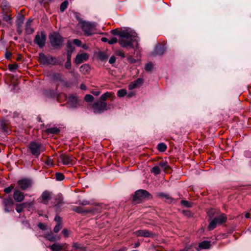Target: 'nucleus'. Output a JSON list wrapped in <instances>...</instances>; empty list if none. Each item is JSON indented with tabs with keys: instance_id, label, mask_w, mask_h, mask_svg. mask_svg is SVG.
Returning a JSON list of instances; mask_svg holds the SVG:
<instances>
[{
	"instance_id": "nucleus-1",
	"label": "nucleus",
	"mask_w": 251,
	"mask_h": 251,
	"mask_svg": "<svg viewBox=\"0 0 251 251\" xmlns=\"http://www.w3.org/2000/svg\"><path fill=\"white\" fill-rule=\"evenodd\" d=\"M136 40V36L127 32H123L119 40V43L123 48H133V43Z\"/></svg>"
},
{
	"instance_id": "nucleus-2",
	"label": "nucleus",
	"mask_w": 251,
	"mask_h": 251,
	"mask_svg": "<svg viewBox=\"0 0 251 251\" xmlns=\"http://www.w3.org/2000/svg\"><path fill=\"white\" fill-rule=\"evenodd\" d=\"M95 113L100 114L105 111L108 110L111 108H113V105L112 104H107L106 102L100 100H97L93 104L90 105Z\"/></svg>"
},
{
	"instance_id": "nucleus-3",
	"label": "nucleus",
	"mask_w": 251,
	"mask_h": 251,
	"mask_svg": "<svg viewBox=\"0 0 251 251\" xmlns=\"http://www.w3.org/2000/svg\"><path fill=\"white\" fill-rule=\"evenodd\" d=\"M28 148L31 153L36 157H38L46 150L43 144L36 141L30 142Z\"/></svg>"
},
{
	"instance_id": "nucleus-4",
	"label": "nucleus",
	"mask_w": 251,
	"mask_h": 251,
	"mask_svg": "<svg viewBox=\"0 0 251 251\" xmlns=\"http://www.w3.org/2000/svg\"><path fill=\"white\" fill-rule=\"evenodd\" d=\"M50 39L51 46L55 49L59 48L63 45V38L57 33L51 34L50 37Z\"/></svg>"
},
{
	"instance_id": "nucleus-5",
	"label": "nucleus",
	"mask_w": 251,
	"mask_h": 251,
	"mask_svg": "<svg viewBox=\"0 0 251 251\" xmlns=\"http://www.w3.org/2000/svg\"><path fill=\"white\" fill-rule=\"evenodd\" d=\"M151 197L150 193L145 190H139L135 192L133 201L137 203L140 202L145 199H149Z\"/></svg>"
},
{
	"instance_id": "nucleus-6",
	"label": "nucleus",
	"mask_w": 251,
	"mask_h": 251,
	"mask_svg": "<svg viewBox=\"0 0 251 251\" xmlns=\"http://www.w3.org/2000/svg\"><path fill=\"white\" fill-rule=\"evenodd\" d=\"M226 217L224 214H221L215 217L209 223L208 228L209 230L214 229L217 225H221L226 222Z\"/></svg>"
},
{
	"instance_id": "nucleus-7",
	"label": "nucleus",
	"mask_w": 251,
	"mask_h": 251,
	"mask_svg": "<svg viewBox=\"0 0 251 251\" xmlns=\"http://www.w3.org/2000/svg\"><path fill=\"white\" fill-rule=\"evenodd\" d=\"M46 40V34L43 32H41L40 33L38 32L35 36L34 42L40 48H43L45 45Z\"/></svg>"
},
{
	"instance_id": "nucleus-8",
	"label": "nucleus",
	"mask_w": 251,
	"mask_h": 251,
	"mask_svg": "<svg viewBox=\"0 0 251 251\" xmlns=\"http://www.w3.org/2000/svg\"><path fill=\"white\" fill-rule=\"evenodd\" d=\"M19 188L22 190H25L31 187L32 180L29 178H23L18 181Z\"/></svg>"
},
{
	"instance_id": "nucleus-9",
	"label": "nucleus",
	"mask_w": 251,
	"mask_h": 251,
	"mask_svg": "<svg viewBox=\"0 0 251 251\" xmlns=\"http://www.w3.org/2000/svg\"><path fill=\"white\" fill-rule=\"evenodd\" d=\"M14 201L11 197L8 196L3 198L2 205L5 212H9L11 210Z\"/></svg>"
},
{
	"instance_id": "nucleus-10",
	"label": "nucleus",
	"mask_w": 251,
	"mask_h": 251,
	"mask_svg": "<svg viewBox=\"0 0 251 251\" xmlns=\"http://www.w3.org/2000/svg\"><path fill=\"white\" fill-rule=\"evenodd\" d=\"M60 159L62 163L65 165H73L75 162V157L70 156L66 154L60 155Z\"/></svg>"
},
{
	"instance_id": "nucleus-11",
	"label": "nucleus",
	"mask_w": 251,
	"mask_h": 251,
	"mask_svg": "<svg viewBox=\"0 0 251 251\" xmlns=\"http://www.w3.org/2000/svg\"><path fill=\"white\" fill-rule=\"evenodd\" d=\"M73 210L78 213L81 214L92 213L94 214L97 211L96 208H90L88 209H84L81 206H75L73 208Z\"/></svg>"
},
{
	"instance_id": "nucleus-12",
	"label": "nucleus",
	"mask_w": 251,
	"mask_h": 251,
	"mask_svg": "<svg viewBox=\"0 0 251 251\" xmlns=\"http://www.w3.org/2000/svg\"><path fill=\"white\" fill-rule=\"evenodd\" d=\"M82 30L84 31L85 34L90 35L92 34L94 25L86 22H81Z\"/></svg>"
},
{
	"instance_id": "nucleus-13",
	"label": "nucleus",
	"mask_w": 251,
	"mask_h": 251,
	"mask_svg": "<svg viewBox=\"0 0 251 251\" xmlns=\"http://www.w3.org/2000/svg\"><path fill=\"white\" fill-rule=\"evenodd\" d=\"M137 236L144 237H154L155 235L148 230L143 229L139 230L134 232Z\"/></svg>"
},
{
	"instance_id": "nucleus-14",
	"label": "nucleus",
	"mask_w": 251,
	"mask_h": 251,
	"mask_svg": "<svg viewBox=\"0 0 251 251\" xmlns=\"http://www.w3.org/2000/svg\"><path fill=\"white\" fill-rule=\"evenodd\" d=\"M88 57V54L85 52L78 53L76 56L75 62L77 64H79L83 62L86 61Z\"/></svg>"
},
{
	"instance_id": "nucleus-15",
	"label": "nucleus",
	"mask_w": 251,
	"mask_h": 251,
	"mask_svg": "<svg viewBox=\"0 0 251 251\" xmlns=\"http://www.w3.org/2000/svg\"><path fill=\"white\" fill-rule=\"evenodd\" d=\"M13 198L16 201L21 202L24 201L25 195L24 193L20 190H16L13 193Z\"/></svg>"
},
{
	"instance_id": "nucleus-16",
	"label": "nucleus",
	"mask_w": 251,
	"mask_h": 251,
	"mask_svg": "<svg viewBox=\"0 0 251 251\" xmlns=\"http://www.w3.org/2000/svg\"><path fill=\"white\" fill-rule=\"evenodd\" d=\"M51 196L52 193L51 192L47 191H44L41 196V202L47 204L49 201L51 199Z\"/></svg>"
},
{
	"instance_id": "nucleus-17",
	"label": "nucleus",
	"mask_w": 251,
	"mask_h": 251,
	"mask_svg": "<svg viewBox=\"0 0 251 251\" xmlns=\"http://www.w3.org/2000/svg\"><path fill=\"white\" fill-rule=\"evenodd\" d=\"M49 248L52 251H65L66 249V245L65 244H53L49 246Z\"/></svg>"
},
{
	"instance_id": "nucleus-18",
	"label": "nucleus",
	"mask_w": 251,
	"mask_h": 251,
	"mask_svg": "<svg viewBox=\"0 0 251 251\" xmlns=\"http://www.w3.org/2000/svg\"><path fill=\"white\" fill-rule=\"evenodd\" d=\"M39 60L42 64H50L52 60V58L46 56L44 53H41L39 54Z\"/></svg>"
},
{
	"instance_id": "nucleus-19",
	"label": "nucleus",
	"mask_w": 251,
	"mask_h": 251,
	"mask_svg": "<svg viewBox=\"0 0 251 251\" xmlns=\"http://www.w3.org/2000/svg\"><path fill=\"white\" fill-rule=\"evenodd\" d=\"M115 98L114 93L111 92H107L100 96V100L105 102L107 99L113 100Z\"/></svg>"
},
{
	"instance_id": "nucleus-20",
	"label": "nucleus",
	"mask_w": 251,
	"mask_h": 251,
	"mask_svg": "<svg viewBox=\"0 0 251 251\" xmlns=\"http://www.w3.org/2000/svg\"><path fill=\"white\" fill-rule=\"evenodd\" d=\"M143 79L142 78H138L137 80L132 82L128 86L129 90H132L140 87L143 83Z\"/></svg>"
},
{
	"instance_id": "nucleus-21",
	"label": "nucleus",
	"mask_w": 251,
	"mask_h": 251,
	"mask_svg": "<svg viewBox=\"0 0 251 251\" xmlns=\"http://www.w3.org/2000/svg\"><path fill=\"white\" fill-rule=\"evenodd\" d=\"M165 51V47L161 45V44H158L156 46L155 49L153 52V54L154 55H162Z\"/></svg>"
},
{
	"instance_id": "nucleus-22",
	"label": "nucleus",
	"mask_w": 251,
	"mask_h": 251,
	"mask_svg": "<svg viewBox=\"0 0 251 251\" xmlns=\"http://www.w3.org/2000/svg\"><path fill=\"white\" fill-rule=\"evenodd\" d=\"M32 22V20L29 19L25 23V32L27 34H31L33 33L34 29L31 27V25Z\"/></svg>"
},
{
	"instance_id": "nucleus-23",
	"label": "nucleus",
	"mask_w": 251,
	"mask_h": 251,
	"mask_svg": "<svg viewBox=\"0 0 251 251\" xmlns=\"http://www.w3.org/2000/svg\"><path fill=\"white\" fill-rule=\"evenodd\" d=\"M159 167H161L163 169L164 171L168 172L171 169L170 166L168 165L167 161H161L158 163Z\"/></svg>"
},
{
	"instance_id": "nucleus-24",
	"label": "nucleus",
	"mask_w": 251,
	"mask_h": 251,
	"mask_svg": "<svg viewBox=\"0 0 251 251\" xmlns=\"http://www.w3.org/2000/svg\"><path fill=\"white\" fill-rule=\"evenodd\" d=\"M108 54L106 52L100 51L98 53V57L101 61H105L108 58Z\"/></svg>"
},
{
	"instance_id": "nucleus-25",
	"label": "nucleus",
	"mask_w": 251,
	"mask_h": 251,
	"mask_svg": "<svg viewBox=\"0 0 251 251\" xmlns=\"http://www.w3.org/2000/svg\"><path fill=\"white\" fill-rule=\"evenodd\" d=\"M60 130L57 127H51L45 130V132L48 134H58Z\"/></svg>"
},
{
	"instance_id": "nucleus-26",
	"label": "nucleus",
	"mask_w": 251,
	"mask_h": 251,
	"mask_svg": "<svg viewBox=\"0 0 251 251\" xmlns=\"http://www.w3.org/2000/svg\"><path fill=\"white\" fill-rule=\"evenodd\" d=\"M210 246V242L207 241H204L201 242L199 246V248L202 249H207L209 248Z\"/></svg>"
},
{
	"instance_id": "nucleus-27",
	"label": "nucleus",
	"mask_w": 251,
	"mask_h": 251,
	"mask_svg": "<svg viewBox=\"0 0 251 251\" xmlns=\"http://www.w3.org/2000/svg\"><path fill=\"white\" fill-rule=\"evenodd\" d=\"M89 66L87 64H83L80 67V71L83 74H86L89 70Z\"/></svg>"
},
{
	"instance_id": "nucleus-28",
	"label": "nucleus",
	"mask_w": 251,
	"mask_h": 251,
	"mask_svg": "<svg viewBox=\"0 0 251 251\" xmlns=\"http://www.w3.org/2000/svg\"><path fill=\"white\" fill-rule=\"evenodd\" d=\"M74 49L75 47L72 44V43L71 42L68 41L67 44V52H73Z\"/></svg>"
},
{
	"instance_id": "nucleus-29",
	"label": "nucleus",
	"mask_w": 251,
	"mask_h": 251,
	"mask_svg": "<svg viewBox=\"0 0 251 251\" xmlns=\"http://www.w3.org/2000/svg\"><path fill=\"white\" fill-rule=\"evenodd\" d=\"M167 149L166 145L164 143H160L157 146V149L161 152H164Z\"/></svg>"
},
{
	"instance_id": "nucleus-30",
	"label": "nucleus",
	"mask_w": 251,
	"mask_h": 251,
	"mask_svg": "<svg viewBox=\"0 0 251 251\" xmlns=\"http://www.w3.org/2000/svg\"><path fill=\"white\" fill-rule=\"evenodd\" d=\"M151 172L155 175H159L160 173V170L158 166H154L151 170Z\"/></svg>"
},
{
	"instance_id": "nucleus-31",
	"label": "nucleus",
	"mask_w": 251,
	"mask_h": 251,
	"mask_svg": "<svg viewBox=\"0 0 251 251\" xmlns=\"http://www.w3.org/2000/svg\"><path fill=\"white\" fill-rule=\"evenodd\" d=\"M63 203V199L60 196L57 197L55 199L54 205L55 206H59V204Z\"/></svg>"
},
{
	"instance_id": "nucleus-32",
	"label": "nucleus",
	"mask_w": 251,
	"mask_h": 251,
	"mask_svg": "<svg viewBox=\"0 0 251 251\" xmlns=\"http://www.w3.org/2000/svg\"><path fill=\"white\" fill-rule=\"evenodd\" d=\"M64 175L61 173H56L55 174V178L58 181H61L64 179Z\"/></svg>"
},
{
	"instance_id": "nucleus-33",
	"label": "nucleus",
	"mask_w": 251,
	"mask_h": 251,
	"mask_svg": "<svg viewBox=\"0 0 251 251\" xmlns=\"http://www.w3.org/2000/svg\"><path fill=\"white\" fill-rule=\"evenodd\" d=\"M181 204L186 207H191L192 206V203L189 201L182 200L180 202Z\"/></svg>"
},
{
	"instance_id": "nucleus-34",
	"label": "nucleus",
	"mask_w": 251,
	"mask_h": 251,
	"mask_svg": "<svg viewBox=\"0 0 251 251\" xmlns=\"http://www.w3.org/2000/svg\"><path fill=\"white\" fill-rule=\"evenodd\" d=\"M73 249L74 250H79L82 251L83 250V248L81 246V245L78 243H75L73 246Z\"/></svg>"
},
{
	"instance_id": "nucleus-35",
	"label": "nucleus",
	"mask_w": 251,
	"mask_h": 251,
	"mask_svg": "<svg viewBox=\"0 0 251 251\" xmlns=\"http://www.w3.org/2000/svg\"><path fill=\"white\" fill-rule=\"evenodd\" d=\"M68 5V2L67 1H65L61 4L60 7V10L61 11H64L67 7Z\"/></svg>"
},
{
	"instance_id": "nucleus-36",
	"label": "nucleus",
	"mask_w": 251,
	"mask_h": 251,
	"mask_svg": "<svg viewBox=\"0 0 251 251\" xmlns=\"http://www.w3.org/2000/svg\"><path fill=\"white\" fill-rule=\"evenodd\" d=\"M53 79L55 80H56L60 81H63V78L62 75H60L59 74H57V73L53 75Z\"/></svg>"
},
{
	"instance_id": "nucleus-37",
	"label": "nucleus",
	"mask_w": 251,
	"mask_h": 251,
	"mask_svg": "<svg viewBox=\"0 0 251 251\" xmlns=\"http://www.w3.org/2000/svg\"><path fill=\"white\" fill-rule=\"evenodd\" d=\"M84 100L87 102H92L94 100V98L91 95L87 94L84 97Z\"/></svg>"
},
{
	"instance_id": "nucleus-38",
	"label": "nucleus",
	"mask_w": 251,
	"mask_h": 251,
	"mask_svg": "<svg viewBox=\"0 0 251 251\" xmlns=\"http://www.w3.org/2000/svg\"><path fill=\"white\" fill-rule=\"evenodd\" d=\"M62 223H57L56 225L55 226L53 231L55 233H57L59 231V230L62 228Z\"/></svg>"
},
{
	"instance_id": "nucleus-39",
	"label": "nucleus",
	"mask_w": 251,
	"mask_h": 251,
	"mask_svg": "<svg viewBox=\"0 0 251 251\" xmlns=\"http://www.w3.org/2000/svg\"><path fill=\"white\" fill-rule=\"evenodd\" d=\"M25 208L22 203L16 204V210L18 213H21L23 209Z\"/></svg>"
},
{
	"instance_id": "nucleus-40",
	"label": "nucleus",
	"mask_w": 251,
	"mask_h": 251,
	"mask_svg": "<svg viewBox=\"0 0 251 251\" xmlns=\"http://www.w3.org/2000/svg\"><path fill=\"white\" fill-rule=\"evenodd\" d=\"M126 94V91L125 89H120L117 92V95L119 97H123Z\"/></svg>"
},
{
	"instance_id": "nucleus-41",
	"label": "nucleus",
	"mask_w": 251,
	"mask_h": 251,
	"mask_svg": "<svg viewBox=\"0 0 251 251\" xmlns=\"http://www.w3.org/2000/svg\"><path fill=\"white\" fill-rule=\"evenodd\" d=\"M124 31H119L117 29H114L111 31V33L114 35H119L120 37Z\"/></svg>"
},
{
	"instance_id": "nucleus-42",
	"label": "nucleus",
	"mask_w": 251,
	"mask_h": 251,
	"mask_svg": "<svg viewBox=\"0 0 251 251\" xmlns=\"http://www.w3.org/2000/svg\"><path fill=\"white\" fill-rule=\"evenodd\" d=\"M24 208H30L34 204L33 201H27L22 203Z\"/></svg>"
},
{
	"instance_id": "nucleus-43",
	"label": "nucleus",
	"mask_w": 251,
	"mask_h": 251,
	"mask_svg": "<svg viewBox=\"0 0 251 251\" xmlns=\"http://www.w3.org/2000/svg\"><path fill=\"white\" fill-rule=\"evenodd\" d=\"M45 238L50 242H54L56 241V238L51 234H48L45 236Z\"/></svg>"
},
{
	"instance_id": "nucleus-44",
	"label": "nucleus",
	"mask_w": 251,
	"mask_h": 251,
	"mask_svg": "<svg viewBox=\"0 0 251 251\" xmlns=\"http://www.w3.org/2000/svg\"><path fill=\"white\" fill-rule=\"evenodd\" d=\"M115 54L117 56H120L121 58L125 57V55L124 52L122 50H117L115 51Z\"/></svg>"
},
{
	"instance_id": "nucleus-45",
	"label": "nucleus",
	"mask_w": 251,
	"mask_h": 251,
	"mask_svg": "<svg viewBox=\"0 0 251 251\" xmlns=\"http://www.w3.org/2000/svg\"><path fill=\"white\" fill-rule=\"evenodd\" d=\"M164 199L168 203H172L174 201V199L168 194L165 196V197L164 198Z\"/></svg>"
},
{
	"instance_id": "nucleus-46",
	"label": "nucleus",
	"mask_w": 251,
	"mask_h": 251,
	"mask_svg": "<svg viewBox=\"0 0 251 251\" xmlns=\"http://www.w3.org/2000/svg\"><path fill=\"white\" fill-rule=\"evenodd\" d=\"M18 67V65L17 64H9L8 65V68L9 69L10 71H13L14 70H15V69H16Z\"/></svg>"
},
{
	"instance_id": "nucleus-47",
	"label": "nucleus",
	"mask_w": 251,
	"mask_h": 251,
	"mask_svg": "<svg viewBox=\"0 0 251 251\" xmlns=\"http://www.w3.org/2000/svg\"><path fill=\"white\" fill-rule=\"evenodd\" d=\"M74 17L78 21H79L80 24H81V22H83L82 21V19L80 18V14L77 12H74Z\"/></svg>"
},
{
	"instance_id": "nucleus-48",
	"label": "nucleus",
	"mask_w": 251,
	"mask_h": 251,
	"mask_svg": "<svg viewBox=\"0 0 251 251\" xmlns=\"http://www.w3.org/2000/svg\"><path fill=\"white\" fill-rule=\"evenodd\" d=\"M1 7L3 11H7L8 5H7V3L6 1H3L1 3ZM7 11H6V12Z\"/></svg>"
},
{
	"instance_id": "nucleus-49",
	"label": "nucleus",
	"mask_w": 251,
	"mask_h": 251,
	"mask_svg": "<svg viewBox=\"0 0 251 251\" xmlns=\"http://www.w3.org/2000/svg\"><path fill=\"white\" fill-rule=\"evenodd\" d=\"M13 188H14V186L12 185H11L10 186L7 187V188H5L4 189V192L5 193L9 194L12 191V190L13 189Z\"/></svg>"
},
{
	"instance_id": "nucleus-50",
	"label": "nucleus",
	"mask_w": 251,
	"mask_h": 251,
	"mask_svg": "<svg viewBox=\"0 0 251 251\" xmlns=\"http://www.w3.org/2000/svg\"><path fill=\"white\" fill-rule=\"evenodd\" d=\"M62 233L65 237H68L70 235V231L67 228H64L62 231Z\"/></svg>"
},
{
	"instance_id": "nucleus-51",
	"label": "nucleus",
	"mask_w": 251,
	"mask_h": 251,
	"mask_svg": "<svg viewBox=\"0 0 251 251\" xmlns=\"http://www.w3.org/2000/svg\"><path fill=\"white\" fill-rule=\"evenodd\" d=\"M78 203L81 205H87L90 204V202L87 200H83L79 201Z\"/></svg>"
},
{
	"instance_id": "nucleus-52",
	"label": "nucleus",
	"mask_w": 251,
	"mask_h": 251,
	"mask_svg": "<svg viewBox=\"0 0 251 251\" xmlns=\"http://www.w3.org/2000/svg\"><path fill=\"white\" fill-rule=\"evenodd\" d=\"M152 64L151 63H148L145 66V70L147 71H150L152 69Z\"/></svg>"
},
{
	"instance_id": "nucleus-53",
	"label": "nucleus",
	"mask_w": 251,
	"mask_h": 251,
	"mask_svg": "<svg viewBox=\"0 0 251 251\" xmlns=\"http://www.w3.org/2000/svg\"><path fill=\"white\" fill-rule=\"evenodd\" d=\"M45 163L49 166L53 165V162L51 158H48L45 161Z\"/></svg>"
},
{
	"instance_id": "nucleus-54",
	"label": "nucleus",
	"mask_w": 251,
	"mask_h": 251,
	"mask_svg": "<svg viewBox=\"0 0 251 251\" xmlns=\"http://www.w3.org/2000/svg\"><path fill=\"white\" fill-rule=\"evenodd\" d=\"M3 20L7 22H9L11 20V17L8 15H4L3 16Z\"/></svg>"
},
{
	"instance_id": "nucleus-55",
	"label": "nucleus",
	"mask_w": 251,
	"mask_h": 251,
	"mask_svg": "<svg viewBox=\"0 0 251 251\" xmlns=\"http://www.w3.org/2000/svg\"><path fill=\"white\" fill-rule=\"evenodd\" d=\"M118 42V40L116 38L113 37L111 40L108 41V43L110 45L115 44Z\"/></svg>"
},
{
	"instance_id": "nucleus-56",
	"label": "nucleus",
	"mask_w": 251,
	"mask_h": 251,
	"mask_svg": "<svg viewBox=\"0 0 251 251\" xmlns=\"http://www.w3.org/2000/svg\"><path fill=\"white\" fill-rule=\"evenodd\" d=\"M65 67L67 69H70L71 68V61L67 60L65 64Z\"/></svg>"
},
{
	"instance_id": "nucleus-57",
	"label": "nucleus",
	"mask_w": 251,
	"mask_h": 251,
	"mask_svg": "<svg viewBox=\"0 0 251 251\" xmlns=\"http://www.w3.org/2000/svg\"><path fill=\"white\" fill-rule=\"evenodd\" d=\"M69 101H72L75 104L77 103V99L75 97L72 96L69 98Z\"/></svg>"
},
{
	"instance_id": "nucleus-58",
	"label": "nucleus",
	"mask_w": 251,
	"mask_h": 251,
	"mask_svg": "<svg viewBox=\"0 0 251 251\" xmlns=\"http://www.w3.org/2000/svg\"><path fill=\"white\" fill-rule=\"evenodd\" d=\"M73 43L75 45H76L77 46H80L81 45V41H80L78 39H74L73 40Z\"/></svg>"
},
{
	"instance_id": "nucleus-59",
	"label": "nucleus",
	"mask_w": 251,
	"mask_h": 251,
	"mask_svg": "<svg viewBox=\"0 0 251 251\" xmlns=\"http://www.w3.org/2000/svg\"><path fill=\"white\" fill-rule=\"evenodd\" d=\"M167 194H164L163 193H157L156 194V196L158 197L159 198L163 199L165 197V196H166Z\"/></svg>"
},
{
	"instance_id": "nucleus-60",
	"label": "nucleus",
	"mask_w": 251,
	"mask_h": 251,
	"mask_svg": "<svg viewBox=\"0 0 251 251\" xmlns=\"http://www.w3.org/2000/svg\"><path fill=\"white\" fill-rule=\"evenodd\" d=\"M38 227L42 230H45L46 229V226L45 224L43 223H39L38 224Z\"/></svg>"
},
{
	"instance_id": "nucleus-61",
	"label": "nucleus",
	"mask_w": 251,
	"mask_h": 251,
	"mask_svg": "<svg viewBox=\"0 0 251 251\" xmlns=\"http://www.w3.org/2000/svg\"><path fill=\"white\" fill-rule=\"evenodd\" d=\"M12 55V53L8 51H6L5 53V57L7 59H9Z\"/></svg>"
},
{
	"instance_id": "nucleus-62",
	"label": "nucleus",
	"mask_w": 251,
	"mask_h": 251,
	"mask_svg": "<svg viewBox=\"0 0 251 251\" xmlns=\"http://www.w3.org/2000/svg\"><path fill=\"white\" fill-rule=\"evenodd\" d=\"M116 61V57L114 56H112L109 59V62L110 64H113Z\"/></svg>"
},
{
	"instance_id": "nucleus-63",
	"label": "nucleus",
	"mask_w": 251,
	"mask_h": 251,
	"mask_svg": "<svg viewBox=\"0 0 251 251\" xmlns=\"http://www.w3.org/2000/svg\"><path fill=\"white\" fill-rule=\"evenodd\" d=\"M54 220L57 223H61V218L58 215H56L54 218Z\"/></svg>"
},
{
	"instance_id": "nucleus-64",
	"label": "nucleus",
	"mask_w": 251,
	"mask_h": 251,
	"mask_svg": "<svg viewBox=\"0 0 251 251\" xmlns=\"http://www.w3.org/2000/svg\"><path fill=\"white\" fill-rule=\"evenodd\" d=\"M127 59L130 63H133V62H135V59H133V57H132V56H131V55H128L127 57Z\"/></svg>"
}]
</instances>
